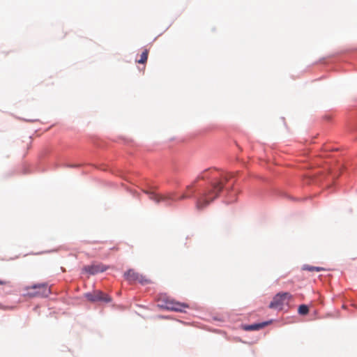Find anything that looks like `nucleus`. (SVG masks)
I'll list each match as a JSON object with an SVG mask.
<instances>
[{
  "mask_svg": "<svg viewBox=\"0 0 357 357\" xmlns=\"http://www.w3.org/2000/svg\"><path fill=\"white\" fill-rule=\"evenodd\" d=\"M228 180L229 176L225 175L222 179L212 183L211 188L205 190L198 197L196 202L197 209L199 211L203 210L218 198L225 186V183L227 182Z\"/></svg>",
  "mask_w": 357,
  "mask_h": 357,
  "instance_id": "nucleus-1",
  "label": "nucleus"
},
{
  "mask_svg": "<svg viewBox=\"0 0 357 357\" xmlns=\"http://www.w3.org/2000/svg\"><path fill=\"white\" fill-rule=\"evenodd\" d=\"M27 291L26 295L29 297H47L50 293V288L46 283H40L29 286L25 288Z\"/></svg>",
  "mask_w": 357,
  "mask_h": 357,
  "instance_id": "nucleus-2",
  "label": "nucleus"
},
{
  "mask_svg": "<svg viewBox=\"0 0 357 357\" xmlns=\"http://www.w3.org/2000/svg\"><path fill=\"white\" fill-rule=\"evenodd\" d=\"M292 299V295L288 292L278 293L269 304L271 309L282 310L284 305H287Z\"/></svg>",
  "mask_w": 357,
  "mask_h": 357,
  "instance_id": "nucleus-3",
  "label": "nucleus"
},
{
  "mask_svg": "<svg viewBox=\"0 0 357 357\" xmlns=\"http://www.w3.org/2000/svg\"><path fill=\"white\" fill-rule=\"evenodd\" d=\"M215 172V169H211V168L203 171L196 178V179L194 181V182L192 184L188 185L186 187V191L177 199L178 200H183L185 199L191 197L195 192L194 188H195V183L199 180H204L205 178H208L209 177L208 173L213 174Z\"/></svg>",
  "mask_w": 357,
  "mask_h": 357,
  "instance_id": "nucleus-4",
  "label": "nucleus"
},
{
  "mask_svg": "<svg viewBox=\"0 0 357 357\" xmlns=\"http://www.w3.org/2000/svg\"><path fill=\"white\" fill-rule=\"evenodd\" d=\"M144 192L146 193L149 198L157 204L160 202H165L167 204H169V201H176L175 199V194L174 193H169L166 195H159L156 194L154 192L149 191V190H144Z\"/></svg>",
  "mask_w": 357,
  "mask_h": 357,
  "instance_id": "nucleus-5",
  "label": "nucleus"
},
{
  "mask_svg": "<svg viewBox=\"0 0 357 357\" xmlns=\"http://www.w3.org/2000/svg\"><path fill=\"white\" fill-rule=\"evenodd\" d=\"M124 277L130 283L139 282L142 284L146 283L147 280L144 276L135 271L133 269H129L124 273Z\"/></svg>",
  "mask_w": 357,
  "mask_h": 357,
  "instance_id": "nucleus-6",
  "label": "nucleus"
},
{
  "mask_svg": "<svg viewBox=\"0 0 357 357\" xmlns=\"http://www.w3.org/2000/svg\"><path fill=\"white\" fill-rule=\"evenodd\" d=\"M86 298L90 301H104V302H110V297L102 292L101 291H94L92 293H88L86 294Z\"/></svg>",
  "mask_w": 357,
  "mask_h": 357,
  "instance_id": "nucleus-7",
  "label": "nucleus"
},
{
  "mask_svg": "<svg viewBox=\"0 0 357 357\" xmlns=\"http://www.w3.org/2000/svg\"><path fill=\"white\" fill-rule=\"evenodd\" d=\"M164 307L169 310L183 312L184 309L188 307V305L185 303H181L172 300L167 299L165 301V305H164Z\"/></svg>",
  "mask_w": 357,
  "mask_h": 357,
  "instance_id": "nucleus-8",
  "label": "nucleus"
},
{
  "mask_svg": "<svg viewBox=\"0 0 357 357\" xmlns=\"http://www.w3.org/2000/svg\"><path fill=\"white\" fill-rule=\"evenodd\" d=\"M107 268L103 264H92L84 267V271L91 275H95L98 273L103 272Z\"/></svg>",
  "mask_w": 357,
  "mask_h": 357,
  "instance_id": "nucleus-9",
  "label": "nucleus"
},
{
  "mask_svg": "<svg viewBox=\"0 0 357 357\" xmlns=\"http://www.w3.org/2000/svg\"><path fill=\"white\" fill-rule=\"evenodd\" d=\"M267 324H268V322H263V323H260V324L247 325V326H244V329L245 331H257V330H259V329L264 328Z\"/></svg>",
  "mask_w": 357,
  "mask_h": 357,
  "instance_id": "nucleus-10",
  "label": "nucleus"
},
{
  "mask_svg": "<svg viewBox=\"0 0 357 357\" xmlns=\"http://www.w3.org/2000/svg\"><path fill=\"white\" fill-rule=\"evenodd\" d=\"M149 50H144L140 56V59L137 60V62L139 63H145L148 59Z\"/></svg>",
  "mask_w": 357,
  "mask_h": 357,
  "instance_id": "nucleus-11",
  "label": "nucleus"
},
{
  "mask_svg": "<svg viewBox=\"0 0 357 357\" xmlns=\"http://www.w3.org/2000/svg\"><path fill=\"white\" fill-rule=\"evenodd\" d=\"M298 312L301 315H306L309 312V308L306 305H301L298 307Z\"/></svg>",
  "mask_w": 357,
  "mask_h": 357,
  "instance_id": "nucleus-12",
  "label": "nucleus"
},
{
  "mask_svg": "<svg viewBox=\"0 0 357 357\" xmlns=\"http://www.w3.org/2000/svg\"><path fill=\"white\" fill-rule=\"evenodd\" d=\"M304 270H307L309 271H320L321 270H323L322 268H320V267H316V266H308V265H305L304 266Z\"/></svg>",
  "mask_w": 357,
  "mask_h": 357,
  "instance_id": "nucleus-13",
  "label": "nucleus"
},
{
  "mask_svg": "<svg viewBox=\"0 0 357 357\" xmlns=\"http://www.w3.org/2000/svg\"><path fill=\"white\" fill-rule=\"evenodd\" d=\"M9 284V282L6 281V280H0V285H6V284Z\"/></svg>",
  "mask_w": 357,
  "mask_h": 357,
  "instance_id": "nucleus-14",
  "label": "nucleus"
}]
</instances>
